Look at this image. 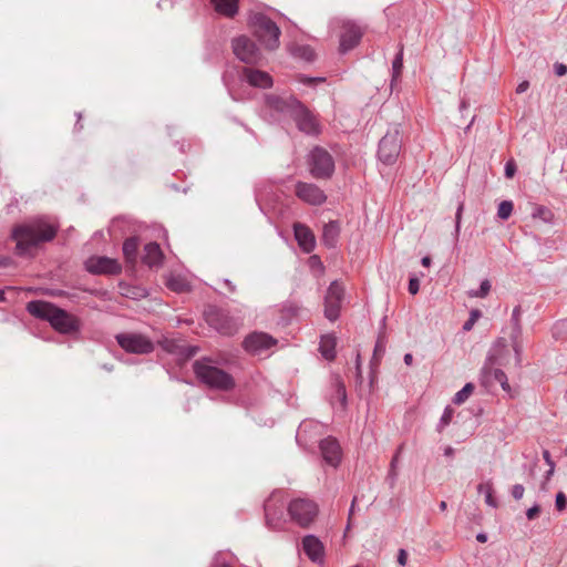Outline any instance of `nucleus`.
Segmentation results:
<instances>
[{
    "label": "nucleus",
    "instance_id": "nucleus-1",
    "mask_svg": "<svg viewBox=\"0 0 567 567\" xmlns=\"http://www.w3.org/2000/svg\"><path fill=\"white\" fill-rule=\"evenodd\" d=\"M231 48L238 62L227 65L223 80L233 100L245 101L248 94V38H235Z\"/></svg>",
    "mask_w": 567,
    "mask_h": 567
},
{
    "label": "nucleus",
    "instance_id": "nucleus-2",
    "mask_svg": "<svg viewBox=\"0 0 567 567\" xmlns=\"http://www.w3.org/2000/svg\"><path fill=\"white\" fill-rule=\"evenodd\" d=\"M58 231V226L47 217L30 219L17 225L12 229L11 237L17 243L16 254L19 256L29 255L39 244L51 241Z\"/></svg>",
    "mask_w": 567,
    "mask_h": 567
},
{
    "label": "nucleus",
    "instance_id": "nucleus-3",
    "mask_svg": "<svg viewBox=\"0 0 567 567\" xmlns=\"http://www.w3.org/2000/svg\"><path fill=\"white\" fill-rule=\"evenodd\" d=\"M280 34L279 27L268 17L261 13L250 17V64L262 60L261 51H276Z\"/></svg>",
    "mask_w": 567,
    "mask_h": 567
},
{
    "label": "nucleus",
    "instance_id": "nucleus-4",
    "mask_svg": "<svg viewBox=\"0 0 567 567\" xmlns=\"http://www.w3.org/2000/svg\"><path fill=\"white\" fill-rule=\"evenodd\" d=\"M27 310L35 318L49 321L51 327L61 334L72 336L81 331V319L54 303L33 300L27 303Z\"/></svg>",
    "mask_w": 567,
    "mask_h": 567
},
{
    "label": "nucleus",
    "instance_id": "nucleus-5",
    "mask_svg": "<svg viewBox=\"0 0 567 567\" xmlns=\"http://www.w3.org/2000/svg\"><path fill=\"white\" fill-rule=\"evenodd\" d=\"M193 370L197 379L208 388L228 391L235 385L234 378L216 367L209 358L196 360Z\"/></svg>",
    "mask_w": 567,
    "mask_h": 567
},
{
    "label": "nucleus",
    "instance_id": "nucleus-6",
    "mask_svg": "<svg viewBox=\"0 0 567 567\" xmlns=\"http://www.w3.org/2000/svg\"><path fill=\"white\" fill-rule=\"evenodd\" d=\"M519 362L520 358L518 344L515 342L509 346L505 339H499L494 343L487 360L491 369L494 365L516 368L519 365Z\"/></svg>",
    "mask_w": 567,
    "mask_h": 567
},
{
    "label": "nucleus",
    "instance_id": "nucleus-7",
    "mask_svg": "<svg viewBox=\"0 0 567 567\" xmlns=\"http://www.w3.org/2000/svg\"><path fill=\"white\" fill-rule=\"evenodd\" d=\"M287 511L290 519L303 528L310 526L319 514L318 505L308 498L292 499Z\"/></svg>",
    "mask_w": 567,
    "mask_h": 567
},
{
    "label": "nucleus",
    "instance_id": "nucleus-8",
    "mask_svg": "<svg viewBox=\"0 0 567 567\" xmlns=\"http://www.w3.org/2000/svg\"><path fill=\"white\" fill-rule=\"evenodd\" d=\"M402 148L401 131L398 126L388 130L381 138L378 148V157L385 165L396 162Z\"/></svg>",
    "mask_w": 567,
    "mask_h": 567
},
{
    "label": "nucleus",
    "instance_id": "nucleus-9",
    "mask_svg": "<svg viewBox=\"0 0 567 567\" xmlns=\"http://www.w3.org/2000/svg\"><path fill=\"white\" fill-rule=\"evenodd\" d=\"M115 340L124 351L133 354H150L155 349L148 337L137 332L117 333Z\"/></svg>",
    "mask_w": 567,
    "mask_h": 567
},
{
    "label": "nucleus",
    "instance_id": "nucleus-10",
    "mask_svg": "<svg viewBox=\"0 0 567 567\" xmlns=\"http://www.w3.org/2000/svg\"><path fill=\"white\" fill-rule=\"evenodd\" d=\"M309 165L310 173L315 178H329L334 172V161L322 147L312 150Z\"/></svg>",
    "mask_w": 567,
    "mask_h": 567
},
{
    "label": "nucleus",
    "instance_id": "nucleus-11",
    "mask_svg": "<svg viewBox=\"0 0 567 567\" xmlns=\"http://www.w3.org/2000/svg\"><path fill=\"white\" fill-rule=\"evenodd\" d=\"M291 113L300 131L307 134L319 133V123L317 117L302 103L293 100L291 104Z\"/></svg>",
    "mask_w": 567,
    "mask_h": 567
},
{
    "label": "nucleus",
    "instance_id": "nucleus-12",
    "mask_svg": "<svg viewBox=\"0 0 567 567\" xmlns=\"http://www.w3.org/2000/svg\"><path fill=\"white\" fill-rule=\"evenodd\" d=\"M205 319L210 327L221 334L231 336L237 331L236 322L216 307H209L205 311Z\"/></svg>",
    "mask_w": 567,
    "mask_h": 567
},
{
    "label": "nucleus",
    "instance_id": "nucleus-13",
    "mask_svg": "<svg viewBox=\"0 0 567 567\" xmlns=\"http://www.w3.org/2000/svg\"><path fill=\"white\" fill-rule=\"evenodd\" d=\"M343 295L344 288L338 281L331 282L324 299V316L330 321L338 319Z\"/></svg>",
    "mask_w": 567,
    "mask_h": 567
},
{
    "label": "nucleus",
    "instance_id": "nucleus-14",
    "mask_svg": "<svg viewBox=\"0 0 567 567\" xmlns=\"http://www.w3.org/2000/svg\"><path fill=\"white\" fill-rule=\"evenodd\" d=\"M296 195L310 205H321L327 196L317 185L299 182L296 185Z\"/></svg>",
    "mask_w": 567,
    "mask_h": 567
},
{
    "label": "nucleus",
    "instance_id": "nucleus-15",
    "mask_svg": "<svg viewBox=\"0 0 567 567\" xmlns=\"http://www.w3.org/2000/svg\"><path fill=\"white\" fill-rule=\"evenodd\" d=\"M342 29L343 31L340 35L339 50L340 52L346 53L359 44L362 38V31L351 22H344Z\"/></svg>",
    "mask_w": 567,
    "mask_h": 567
},
{
    "label": "nucleus",
    "instance_id": "nucleus-16",
    "mask_svg": "<svg viewBox=\"0 0 567 567\" xmlns=\"http://www.w3.org/2000/svg\"><path fill=\"white\" fill-rule=\"evenodd\" d=\"M86 269L91 274L115 275L121 271V266L115 259L97 257L89 259L86 262Z\"/></svg>",
    "mask_w": 567,
    "mask_h": 567
},
{
    "label": "nucleus",
    "instance_id": "nucleus-17",
    "mask_svg": "<svg viewBox=\"0 0 567 567\" xmlns=\"http://www.w3.org/2000/svg\"><path fill=\"white\" fill-rule=\"evenodd\" d=\"M276 344L277 340L268 333H250V355H262Z\"/></svg>",
    "mask_w": 567,
    "mask_h": 567
},
{
    "label": "nucleus",
    "instance_id": "nucleus-18",
    "mask_svg": "<svg viewBox=\"0 0 567 567\" xmlns=\"http://www.w3.org/2000/svg\"><path fill=\"white\" fill-rule=\"evenodd\" d=\"M320 450L323 460L331 466H337L341 460V449L337 440L328 437L321 441Z\"/></svg>",
    "mask_w": 567,
    "mask_h": 567
},
{
    "label": "nucleus",
    "instance_id": "nucleus-19",
    "mask_svg": "<svg viewBox=\"0 0 567 567\" xmlns=\"http://www.w3.org/2000/svg\"><path fill=\"white\" fill-rule=\"evenodd\" d=\"M302 548L306 555L312 560V561H321L323 554H324V547L323 544L320 542V539L313 535H308L303 537L302 539Z\"/></svg>",
    "mask_w": 567,
    "mask_h": 567
},
{
    "label": "nucleus",
    "instance_id": "nucleus-20",
    "mask_svg": "<svg viewBox=\"0 0 567 567\" xmlns=\"http://www.w3.org/2000/svg\"><path fill=\"white\" fill-rule=\"evenodd\" d=\"M295 237L299 246L306 251L310 252L315 248V236L312 231L302 224H295Z\"/></svg>",
    "mask_w": 567,
    "mask_h": 567
},
{
    "label": "nucleus",
    "instance_id": "nucleus-21",
    "mask_svg": "<svg viewBox=\"0 0 567 567\" xmlns=\"http://www.w3.org/2000/svg\"><path fill=\"white\" fill-rule=\"evenodd\" d=\"M164 255L157 243H148L144 246V255L142 260L150 268L159 267L163 262Z\"/></svg>",
    "mask_w": 567,
    "mask_h": 567
},
{
    "label": "nucleus",
    "instance_id": "nucleus-22",
    "mask_svg": "<svg viewBox=\"0 0 567 567\" xmlns=\"http://www.w3.org/2000/svg\"><path fill=\"white\" fill-rule=\"evenodd\" d=\"M210 2L220 16L233 18L238 12V0H210Z\"/></svg>",
    "mask_w": 567,
    "mask_h": 567
},
{
    "label": "nucleus",
    "instance_id": "nucleus-23",
    "mask_svg": "<svg viewBox=\"0 0 567 567\" xmlns=\"http://www.w3.org/2000/svg\"><path fill=\"white\" fill-rule=\"evenodd\" d=\"M250 86H256L260 89H268L272 86V78L271 75L261 70H256L250 66V75H249Z\"/></svg>",
    "mask_w": 567,
    "mask_h": 567
},
{
    "label": "nucleus",
    "instance_id": "nucleus-24",
    "mask_svg": "<svg viewBox=\"0 0 567 567\" xmlns=\"http://www.w3.org/2000/svg\"><path fill=\"white\" fill-rule=\"evenodd\" d=\"M140 240L138 237L132 236L125 239L123 243V255L126 262L135 265L137 260Z\"/></svg>",
    "mask_w": 567,
    "mask_h": 567
},
{
    "label": "nucleus",
    "instance_id": "nucleus-25",
    "mask_svg": "<svg viewBox=\"0 0 567 567\" xmlns=\"http://www.w3.org/2000/svg\"><path fill=\"white\" fill-rule=\"evenodd\" d=\"M337 338L333 334L321 337L319 350L327 360H333L336 357Z\"/></svg>",
    "mask_w": 567,
    "mask_h": 567
},
{
    "label": "nucleus",
    "instance_id": "nucleus-26",
    "mask_svg": "<svg viewBox=\"0 0 567 567\" xmlns=\"http://www.w3.org/2000/svg\"><path fill=\"white\" fill-rule=\"evenodd\" d=\"M339 236V225L336 221H330L323 227L322 240L328 247H333Z\"/></svg>",
    "mask_w": 567,
    "mask_h": 567
},
{
    "label": "nucleus",
    "instance_id": "nucleus-27",
    "mask_svg": "<svg viewBox=\"0 0 567 567\" xmlns=\"http://www.w3.org/2000/svg\"><path fill=\"white\" fill-rule=\"evenodd\" d=\"M290 53L306 61H312L315 59V51L310 45L307 44H292L289 47Z\"/></svg>",
    "mask_w": 567,
    "mask_h": 567
},
{
    "label": "nucleus",
    "instance_id": "nucleus-28",
    "mask_svg": "<svg viewBox=\"0 0 567 567\" xmlns=\"http://www.w3.org/2000/svg\"><path fill=\"white\" fill-rule=\"evenodd\" d=\"M499 365H494L492 369L489 368V363H486L485 371L486 373L493 375V378L502 385L504 390L509 389V384L507 382L506 374L499 369Z\"/></svg>",
    "mask_w": 567,
    "mask_h": 567
},
{
    "label": "nucleus",
    "instance_id": "nucleus-29",
    "mask_svg": "<svg viewBox=\"0 0 567 567\" xmlns=\"http://www.w3.org/2000/svg\"><path fill=\"white\" fill-rule=\"evenodd\" d=\"M235 561L236 558L230 553L220 551L215 555L213 567H234Z\"/></svg>",
    "mask_w": 567,
    "mask_h": 567
},
{
    "label": "nucleus",
    "instance_id": "nucleus-30",
    "mask_svg": "<svg viewBox=\"0 0 567 567\" xmlns=\"http://www.w3.org/2000/svg\"><path fill=\"white\" fill-rule=\"evenodd\" d=\"M477 491L480 493H484L485 494V502L488 506H492V507H497V501L496 498L493 496V485L491 482H487V483H482L477 486Z\"/></svg>",
    "mask_w": 567,
    "mask_h": 567
},
{
    "label": "nucleus",
    "instance_id": "nucleus-31",
    "mask_svg": "<svg viewBox=\"0 0 567 567\" xmlns=\"http://www.w3.org/2000/svg\"><path fill=\"white\" fill-rule=\"evenodd\" d=\"M295 99H291L289 101H284L278 96L275 95H268L266 99V102L269 106L278 110V111H286L288 109L291 110V104Z\"/></svg>",
    "mask_w": 567,
    "mask_h": 567
},
{
    "label": "nucleus",
    "instance_id": "nucleus-32",
    "mask_svg": "<svg viewBox=\"0 0 567 567\" xmlns=\"http://www.w3.org/2000/svg\"><path fill=\"white\" fill-rule=\"evenodd\" d=\"M167 287L175 292H184L188 290V284L182 277H171L167 280Z\"/></svg>",
    "mask_w": 567,
    "mask_h": 567
},
{
    "label": "nucleus",
    "instance_id": "nucleus-33",
    "mask_svg": "<svg viewBox=\"0 0 567 567\" xmlns=\"http://www.w3.org/2000/svg\"><path fill=\"white\" fill-rule=\"evenodd\" d=\"M474 391V385L472 383H466L462 390H460L454 399H453V402L455 404H462L464 403L468 398L470 395L473 393Z\"/></svg>",
    "mask_w": 567,
    "mask_h": 567
},
{
    "label": "nucleus",
    "instance_id": "nucleus-34",
    "mask_svg": "<svg viewBox=\"0 0 567 567\" xmlns=\"http://www.w3.org/2000/svg\"><path fill=\"white\" fill-rule=\"evenodd\" d=\"M513 207L514 205L511 200L502 202L498 206L497 216L504 220L509 218L513 212Z\"/></svg>",
    "mask_w": 567,
    "mask_h": 567
},
{
    "label": "nucleus",
    "instance_id": "nucleus-35",
    "mask_svg": "<svg viewBox=\"0 0 567 567\" xmlns=\"http://www.w3.org/2000/svg\"><path fill=\"white\" fill-rule=\"evenodd\" d=\"M491 288L489 280L485 279L482 281L480 289L477 291H470L468 296L471 298H485L489 293Z\"/></svg>",
    "mask_w": 567,
    "mask_h": 567
},
{
    "label": "nucleus",
    "instance_id": "nucleus-36",
    "mask_svg": "<svg viewBox=\"0 0 567 567\" xmlns=\"http://www.w3.org/2000/svg\"><path fill=\"white\" fill-rule=\"evenodd\" d=\"M402 68H403V53H402V49H401L392 63L393 81H396L399 79V76L401 75V72H402Z\"/></svg>",
    "mask_w": 567,
    "mask_h": 567
},
{
    "label": "nucleus",
    "instance_id": "nucleus-37",
    "mask_svg": "<svg viewBox=\"0 0 567 567\" xmlns=\"http://www.w3.org/2000/svg\"><path fill=\"white\" fill-rule=\"evenodd\" d=\"M161 347L169 353H178L181 352V346L175 340L164 339L161 341Z\"/></svg>",
    "mask_w": 567,
    "mask_h": 567
},
{
    "label": "nucleus",
    "instance_id": "nucleus-38",
    "mask_svg": "<svg viewBox=\"0 0 567 567\" xmlns=\"http://www.w3.org/2000/svg\"><path fill=\"white\" fill-rule=\"evenodd\" d=\"M481 311L478 309H473L470 313V318L465 321V323L463 324V330L464 331H470L472 330V328L474 327V324L476 323V321L480 319L481 317Z\"/></svg>",
    "mask_w": 567,
    "mask_h": 567
},
{
    "label": "nucleus",
    "instance_id": "nucleus-39",
    "mask_svg": "<svg viewBox=\"0 0 567 567\" xmlns=\"http://www.w3.org/2000/svg\"><path fill=\"white\" fill-rule=\"evenodd\" d=\"M535 216L539 217L540 219H543L546 223H550L554 217L551 210L544 206H539L536 209Z\"/></svg>",
    "mask_w": 567,
    "mask_h": 567
},
{
    "label": "nucleus",
    "instance_id": "nucleus-40",
    "mask_svg": "<svg viewBox=\"0 0 567 567\" xmlns=\"http://www.w3.org/2000/svg\"><path fill=\"white\" fill-rule=\"evenodd\" d=\"M196 352H197L196 347L181 346L179 354H182L185 359H189V358L194 357L196 354Z\"/></svg>",
    "mask_w": 567,
    "mask_h": 567
},
{
    "label": "nucleus",
    "instance_id": "nucleus-41",
    "mask_svg": "<svg viewBox=\"0 0 567 567\" xmlns=\"http://www.w3.org/2000/svg\"><path fill=\"white\" fill-rule=\"evenodd\" d=\"M566 505H567V498L563 492H559L556 495V507L558 511H563V509H565Z\"/></svg>",
    "mask_w": 567,
    "mask_h": 567
},
{
    "label": "nucleus",
    "instance_id": "nucleus-42",
    "mask_svg": "<svg viewBox=\"0 0 567 567\" xmlns=\"http://www.w3.org/2000/svg\"><path fill=\"white\" fill-rule=\"evenodd\" d=\"M524 492H525V488L523 485L520 484H516L513 486L512 488V496L515 498V499H520L524 495Z\"/></svg>",
    "mask_w": 567,
    "mask_h": 567
},
{
    "label": "nucleus",
    "instance_id": "nucleus-43",
    "mask_svg": "<svg viewBox=\"0 0 567 567\" xmlns=\"http://www.w3.org/2000/svg\"><path fill=\"white\" fill-rule=\"evenodd\" d=\"M516 172V165L513 161L507 162L505 166V176L507 178H513Z\"/></svg>",
    "mask_w": 567,
    "mask_h": 567
},
{
    "label": "nucleus",
    "instance_id": "nucleus-44",
    "mask_svg": "<svg viewBox=\"0 0 567 567\" xmlns=\"http://www.w3.org/2000/svg\"><path fill=\"white\" fill-rule=\"evenodd\" d=\"M420 289V281L417 278H411L409 281V292L412 295H416Z\"/></svg>",
    "mask_w": 567,
    "mask_h": 567
},
{
    "label": "nucleus",
    "instance_id": "nucleus-45",
    "mask_svg": "<svg viewBox=\"0 0 567 567\" xmlns=\"http://www.w3.org/2000/svg\"><path fill=\"white\" fill-rule=\"evenodd\" d=\"M337 395H338L341 404L344 406L346 400H347V394H346V388H344L343 384H338V386H337Z\"/></svg>",
    "mask_w": 567,
    "mask_h": 567
},
{
    "label": "nucleus",
    "instance_id": "nucleus-46",
    "mask_svg": "<svg viewBox=\"0 0 567 567\" xmlns=\"http://www.w3.org/2000/svg\"><path fill=\"white\" fill-rule=\"evenodd\" d=\"M540 513V507L538 505H535L533 507H530L527 513H526V516L528 519H535Z\"/></svg>",
    "mask_w": 567,
    "mask_h": 567
},
{
    "label": "nucleus",
    "instance_id": "nucleus-47",
    "mask_svg": "<svg viewBox=\"0 0 567 567\" xmlns=\"http://www.w3.org/2000/svg\"><path fill=\"white\" fill-rule=\"evenodd\" d=\"M385 351V346L383 343L382 340H378L377 341V344H375V348H374V358H377L378 355H382Z\"/></svg>",
    "mask_w": 567,
    "mask_h": 567
},
{
    "label": "nucleus",
    "instance_id": "nucleus-48",
    "mask_svg": "<svg viewBox=\"0 0 567 567\" xmlns=\"http://www.w3.org/2000/svg\"><path fill=\"white\" fill-rule=\"evenodd\" d=\"M554 68H555V73L558 76H563V75L567 74V65H565L563 63H556L554 65Z\"/></svg>",
    "mask_w": 567,
    "mask_h": 567
},
{
    "label": "nucleus",
    "instance_id": "nucleus-49",
    "mask_svg": "<svg viewBox=\"0 0 567 567\" xmlns=\"http://www.w3.org/2000/svg\"><path fill=\"white\" fill-rule=\"evenodd\" d=\"M543 458L545 460V462L549 465L550 470H549V474H551L554 472V467H555V464L554 462L551 461V457H550V454L547 450H545L543 452Z\"/></svg>",
    "mask_w": 567,
    "mask_h": 567
},
{
    "label": "nucleus",
    "instance_id": "nucleus-50",
    "mask_svg": "<svg viewBox=\"0 0 567 567\" xmlns=\"http://www.w3.org/2000/svg\"><path fill=\"white\" fill-rule=\"evenodd\" d=\"M406 560H408V553H406V550L400 549L399 553H398V563L401 566H405L406 565Z\"/></svg>",
    "mask_w": 567,
    "mask_h": 567
},
{
    "label": "nucleus",
    "instance_id": "nucleus-51",
    "mask_svg": "<svg viewBox=\"0 0 567 567\" xmlns=\"http://www.w3.org/2000/svg\"><path fill=\"white\" fill-rule=\"evenodd\" d=\"M462 210H463V205H460V207H458V209H457V213H456V225H455V231H456V234H458V233H460V228H461Z\"/></svg>",
    "mask_w": 567,
    "mask_h": 567
},
{
    "label": "nucleus",
    "instance_id": "nucleus-52",
    "mask_svg": "<svg viewBox=\"0 0 567 567\" xmlns=\"http://www.w3.org/2000/svg\"><path fill=\"white\" fill-rule=\"evenodd\" d=\"M529 87V82L528 81H523L522 83H519L516 87V93L517 94H522L524 93L525 91H527Z\"/></svg>",
    "mask_w": 567,
    "mask_h": 567
},
{
    "label": "nucleus",
    "instance_id": "nucleus-53",
    "mask_svg": "<svg viewBox=\"0 0 567 567\" xmlns=\"http://www.w3.org/2000/svg\"><path fill=\"white\" fill-rule=\"evenodd\" d=\"M451 417H452V411L451 410H445L443 416H442V422L444 424H447L450 421H451Z\"/></svg>",
    "mask_w": 567,
    "mask_h": 567
},
{
    "label": "nucleus",
    "instance_id": "nucleus-54",
    "mask_svg": "<svg viewBox=\"0 0 567 567\" xmlns=\"http://www.w3.org/2000/svg\"><path fill=\"white\" fill-rule=\"evenodd\" d=\"M519 316H520V308L519 307H516L514 310H513V320L515 321V323L518 326L519 323Z\"/></svg>",
    "mask_w": 567,
    "mask_h": 567
},
{
    "label": "nucleus",
    "instance_id": "nucleus-55",
    "mask_svg": "<svg viewBox=\"0 0 567 567\" xmlns=\"http://www.w3.org/2000/svg\"><path fill=\"white\" fill-rule=\"evenodd\" d=\"M402 447L399 449L398 453L394 455V457L392 458L391 461V472L393 474H395V466H396V462H398V458H399V453L401 451Z\"/></svg>",
    "mask_w": 567,
    "mask_h": 567
},
{
    "label": "nucleus",
    "instance_id": "nucleus-56",
    "mask_svg": "<svg viewBox=\"0 0 567 567\" xmlns=\"http://www.w3.org/2000/svg\"><path fill=\"white\" fill-rule=\"evenodd\" d=\"M49 295L52 297H63L66 295V292L64 290L56 289V290H51L49 292Z\"/></svg>",
    "mask_w": 567,
    "mask_h": 567
},
{
    "label": "nucleus",
    "instance_id": "nucleus-57",
    "mask_svg": "<svg viewBox=\"0 0 567 567\" xmlns=\"http://www.w3.org/2000/svg\"><path fill=\"white\" fill-rule=\"evenodd\" d=\"M412 362H413V355H412L411 353H406V354L404 355V363H405L406 365H411V364H412Z\"/></svg>",
    "mask_w": 567,
    "mask_h": 567
},
{
    "label": "nucleus",
    "instance_id": "nucleus-58",
    "mask_svg": "<svg viewBox=\"0 0 567 567\" xmlns=\"http://www.w3.org/2000/svg\"><path fill=\"white\" fill-rule=\"evenodd\" d=\"M431 262H432V260H431V258L429 256H425V257L422 258V265L424 267H430Z\"/></svg>",
    "mask_w": 567,
    "mask_h": 567
},
{
    "label": "nucleus",
    "instance_id": "nucleus-59",
    "mask_svg": "<svg viewBox=\"0 0 567 567\" xmlns=\"http://www.w3.org/2000/svg\"><path fill=\"white\" fill-rule=\"evenodd\" d=\"M224 284H225V286L228 288V290H229L230 292H234V291H235V287L233 286V284H231L228 279H225V280H224Z\"/></svg>",
    "mask_w": 567,
    "mask_h": 567
},
{
    "label": "nucleus",
    "instance_id": "nucleus-60",
    "mask_svg": "<svg viewBox=\"0 0 567 567\" xmlns=\"http://www.w3.org/2000/svg\"><path fill=\"white\" fill-rule=\"evenodd\" d=\"M321 81H322V79L309 78V79H306L303 82L307 84H312V83L321 82Z\"/></svg>",
    "mask_w": 567,
    "mask_h": 567
},
{
    "label": "nucleus",
    "instance_id": "nucleus-61",
    "mask_svg": "<svg viewBox=\"0 0 567 567\" xmlns=\"http://www.w3.org/2000/svg\"><path fill=\"white\" fill-rule=\"evenodd\" d=\"M477 542L485 543L487 540V536L485 534H478L476 536Z\"/></svg>",
    "mask_w": 567,
    "mask_h": 567
},
{
    "label": "nucleus",
    "instance_id": "nucleus-62",
    "mask_svg": "<svg viewBox=\"0 0 567 567\" xmlns=\"http://www.w3.org/2000/svg\"><path fill=\"white\" fill-rule=\"evenodd\" d=\"M446 508H447V504H446V502H445V501H442V502L440 503V509H441L442 512H444V511H446Z\"/></svg>",
    "mask_w": 567,
    "mask_h": 567
},
{
    "label": "nucleus",
    "instance_id": "nucleus-63",
    "mask_svg": "<svg viewBox=\"0 0 567 567\" xmlns=\"http://www.w3.org/2000/svg\"><path fill=\"white\" fill-rule=\"evenodd\" d=\"M241 344H243V348H244L245 350H248V336L244 338V340H243V343H241Z\"/></svg>",
    "mask_w": 567,
    "mask_h": 567
},
{
    "label": "nucleus",
    "instance_id": "nucleus-64",
    "mask_svg": "<svg viewBox=\"0 0 567 567\" xmlns=\"http://www.w3.org/2000/svg\"><path fill=\"white\" fill-rule=\"evenodd\" d=\"M9 265V259L8 258H3L1 261H0V266L2 267H6Z\"/></svg>",
    "mask_w": 567,
    "mask_h": 567
}]
</instances>
